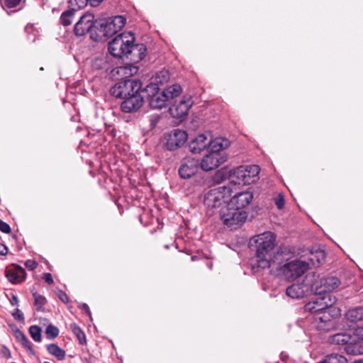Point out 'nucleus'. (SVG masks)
<instances>
[{"mask_svg":"<svg viewBox=\"0 0 363 363\" xmlns=\"http://www.w3.org/2000/svg\"><path fill=\"white\" fill-rule=\"evenodd\" d=\"M340 284V281L335 277H324L320 280L319 285L316 286V290L319 294H325L334 291Z\"/></svg>","mask_w":363,"mask_h":363,"instance_id":"19","label":"nucleus"},{"mask_svg":"<svg viewBox=\"0 0 363 363\" xmlns=\"http://www.w3.org/2000/svg\"><path fill=\"white\" fill-rule=\"evenodd\" d=\"M70 328L78 339L79 343L81 345L86 344V336L82 330L76 323H72L70 325Z\"/></svg>","mask_w":363,"mask_h":363,"instance_id":"33","label":"nucleus"},{"mask_svg":"<svg viewBox=\"0 0 363 363\" xmlns=\"http://www.w3.org/2000/svg\"><path fill=\"white\" fill-rule=\"evenodd\" d=\"M346 317L351 322L363 320V307L350 309L346 313Z\"/></svg>","mask_w":363,"mask_h":363,"instance_id":"27","label":"nucleus"},{"mask_svg":"<svg viewBox=\"0 0 363 363\" xmlns=\"http://www.w3.org/2000/svg\"><path fill=\"white\" fill-rule=\"evenodd\" d=\"M5 274L8 280L13 284H18L23 282L26 278L25 269L16 264L8 267L5 270Z\"/></svg>","mask_w":363,"mask_h":363,"instance_id":"17","label":"nucleus"},{"mask_svg":"<svg viewBox=\"0 0 363 363\" xmlns=\"http://www.w3.org/2000/svg\"><path fill=\"white\" fill-rule=\"evenodd\" d=\"M220 217L225 225L235 229L246 220L247 215L245 211H238L228 203L220 209Z\"/></svg>","mask_w":363,"mask_h":363,"instance_id":"6","label":"nucleus"},{"mask_svg":"<svg viewBox=\"0 0 363 363\" xmlns=\"http://www.w3.org/2000/svg\"><path fill=\"white\" fill-rule=\"evenodd\" d=\"M251 242L255 243L256 247V256L259 267L262 268H272V264L277 262V253L274 252L276 242V235L270 231L255 235L251 239Z\"/></svg>","mask_w":363,"mask_h":363,"instance_id":"1","label":"nucleus"},{"mask_svg":"<svg viewBox=\"0 0 363 363\" xmlns=\"http://www.w3.org/2000/svg\"><path fill=\"white\" fill-rule=\"evenodd\" d=\"M25 337L26 336L22 331L18 330L16 332V337L18 342H21Z\"/></svg>","mask_w":363,"mask_h":363,"instance_id":"47","label":"nucleus"},{"mask_svg":"<svg viewBox=\"0 0 363 363\" xmlns=\"http://www.w3.org/2000/svg\"><path fill=\"white\" fill-rule=\"evenodd\" d=\"M0 230L4 233H10L11 231V227L8 223L0 219Z\"/></svg>","mask_w":363,"mask_h":363,"instance_id":"42","label":"nucleus"},{"mask_svg":"<svg viewBox=\"0 0 363 363\" xmlns=\"http://www.w3.org/2000/svg\"><path fill=\"white\" fill-rule=\"evenodd\" d=\"M43 363H50V362H44Z\"/></svg>","mask_w":363,"mask_h":363,"instance_id":"55","label":"nucleus"},{"mask_svg":"<svg viewBox=\"0 0 363 363\" xmlns=\"http://www.w3.org/2000/svg\"><path fill=\"white\" fill-rule=\"evenodd\" d=\"M193 104L190 96H184L179 102H175L169 109L170 115L175 118H182L188 113Z\"/></svg>","mask_w":363,"mask_h":363,"instance_id":"12","label":"nucleus"},{"mask_svg":"<svg viewBox=\"0 0 363 363\" xmlns=\"http://www.w3.org/2000/svg\"><path fill=\"white\" fill-rule=\"evenodd\" d=\"M335 298H331L330 295L317 297L314 300L309 301L304 306L305 311H308L316 315L324 310H329L335 303Z\"/></svg>","mask_w":363,"mask_h":363,"instance_id":"10","label":"nucleus"},{"mask_svg":"<svg viewBox=\"0 0 363 363\" xmlns=\"http://www.w3.org/2000/svg\"><path fill=\"white\" fill-rule=\"evenodd\" d=\"M82 308L84 309L86 312L87 314H89V315H91V311H90L89 308L87 304L82 303Z\"/></svg>","mask_w":363,"mask_h":363,"instance_id":"51","label":"nucleus"},{"mask_svg":"<svg viewBox=\"0 0 363 363\" xmlns=\"http://www.w3.org/2000/svg\"><path fill=\"white\" fill-rule=\"evenodd\" d=\"M150 89L155 90L157 91L153 93L152 95L150 97V106L152 108L155 109H161L165 106L166 102L168 101L165 94L163 91L160 92L158 91V87L156 84H150L147 86V91Z\"/></svg>","mask_w":363,"mask_h":363,"instance_id":"18","label":"nucleus"},{"mask_svg":"<svg viewBox=\"0 0 363 363\" xmlns=\"http://www.w3.org/2000/svg\"><path fill=\"white\" fill-rule=\"evenodd\" d=\"M308 289V288L306 284L303 283H296L289 286L286 290V294L291 298L299 299L305 296Z\"/></svg>","mask_w":363,"mask_h":363,"instance_id":"21","label":"nucleus"},{"mask_svg":"<svg viewBox=\"0 0 363 363\" xmlns=\"http://www.w3.org/2000/svg\"><path fill=\"white\" fill-rule=\"evenodd\" d=\"M59 298L63 302V303H67L69 301V297L67 295V294L62 291H60L58 294Z\"/></svg>","mask_w":363,"mask_h":363,"instance_id":"45","label":"nucleus"},{"mask_svg":"<svg viewBox=\"0 0 363 363\" xmlns=\"http://www.w3.org/2000/svg\"><path fill=\"white\" fill-rule=\"evenodd\" d=\"M98 30V23L94 22V16L91 13H86L81 16L74 26V33L77 36H83L90 33L91 38L98 40L97 35L94 36V32Z\"/></svg>","mask_w":363,"mask_h":363,"instance_id":"8","label":"nucleus"},{"mask_svg":"<svg viewBox=\"0 0 363 363\" xmlns=\"http://www.w3.org/2000/svg\"><path fill=\"white\" fill-rule=\"evenodd\" d=\"M25 266L28 269L33 270L37 267L38 263L33 259H28L25 262Z\"/></svg>","mask_w":363,"mask_h":363,"instance_id":"43","label":"nucleus"},{"mask_svg":"<svg viewBox=\"0 0 363 363\" xmlns=\"http://www.w3.org/2000/svg\"><path fill=\"white\" fill-rule=\"evenodd\" d=\"M126 57L130 56V60L133 62H139L145 57L146 47L144 44H136L131 43L130 45V49Z\"/></svg>","mask_w":363,"mask_h":363,"instance_id":"22","label":"nucleus"},{"mask_svg":"<svg viewBox=\"0 0 363 363\" xmlns=\"http://www.w3.org/2000/svg\"><path fill=\"white\" fill-rule=\"evenodd\" d=\"M33 296L34 298V305L36 311H43L45 310L44 306L47 303L45 297L38 294L37 292H33Z\"/></svg>","mask_w":363,"mask_h":363,"instance_id":"31","label":"nucleus"},{"mask_svg":"<svg viewBox=\"0 0 363 363\" xmlns=\"http://www.w3.org/2000/svg\"><path fill=\"white\" fill-rule=\"evenodd\" d=\"M163 73L167 74V71H162V72H161V74H163Z\"/></svg>","mask_w":363,"mask_h":363,"instance_id":"54","label":"nucleus"},{"mask_svg":"<svg viewBox=\"0 0 363 363\" xmlns=\"http://www.w3.org/2000/svg\"><path fill=\"white\" fill-rule=\"evenodd\" d=\"M209 145V138L205 134H199L189 144V150L193 153H200Z\"/></svg>","mask_w":363,"mask_h":363,"instance_id":"20","label":"nucleus"},{"mask_svg":"<svg viewBox=\"0 0 363 363\" xmlns=\"http://www.w3.org/2000/svg\"><path fill=\"white\" fill-rule=\"evenodd\" d=\"M162 91L169 101L179 96L182 91V89L179 84H174L166 87Z\"/></svg>","mask_w":363,"mask_h":363,"instance_id":"26","label":"nucleus"},{"mask_svg":"<svg viewBox=\"0 0 363 363\" xmlns=\"http://www.w3.org/2000/svg\"><path fill=\"white\" fill-rule=\"evenodd\" d=\"M21 0H4L3 7L13 9L20 4Z\"/></svg>","mask_w":363,"mask_h":363,"instance_id":"39","label":"nucleus"},{"mask_svg":"<svg viewBox=\"0 0 363 363\" xmlns=\"http://www.w3.org/2000/svg\"><path fill=\"white\" fill-rule=\"evenodd\" d=\"M126 23L125 18L122 16H116L110 21L98 23L97 37H110L121 30Z\"/></svg>","mask_w":363,"mask_h":363,"instance_id":"9","label":"nucleus"},{"mask_svg":"<svg viewBox=\"0 0 363 363\" xmlns=\"http://www.w3.org/2000/svg\"><path fill=\"white\" fill-rule=\"evenodd\" d=\"M233 193L232 185L218 186L208 191L204 196V204L208 208L220 207L225 203Z\"/></svg>","mask_w":363,"mask_h":363,"instance_id":"4","label":"nucleus"},{"mask_svg":"<svg viewBox=\"0 0 363 363\" xmlns=\"http://www.w3.org/2000/svg\"><path fill=\"white\" fill-rule=\"evenodd\" d=\"M43 278L48 284H53V279H52V277L51 274H50V273H45L43 274Z\"/></svg>","mask_w":363,"mask_h":363,"instance_id":"46","label":"nucleus"},{"mask_svg":"<svg viewBox=\"0 0 363 363\" xmlns=\"http://www.w3.org/2000/svg\"><path fill=\"white\" fill-rule=\"evenodd\" d=\"M18 302V297L15 295H13L12 298L11 300V303L13 306L17 305Z\"/></svg>","mask_w":363,"mask_h":363,"instance_id":"52","label":"nucleus"},{"mask_svg":"<svg viewBox=\"0 0 363 363\" xmlns=\"http://www.w3.org/2000/svg\"><path fill=\"white\" fill-rule=\"evenodd\" d=\"M245 174L246 169L244 166H240L233 169L230 174L231 183L245 184Z\"/></svg>","mask_w":363,"mask_h":363,"instance_id":"25","label":"nucleus"},{"mask_svg":"<svg viewBox=\"0 0 363 363\" xmlns=\"http://www.w3.org/2000/svg\"><path fill=\"white\" fill-rule=\"evenodd\" d=\"M48 352L55 356L57 359L62 360L65 357V352L55 344L47 345Z\"/></svg>","mask_w":363,"mask_h":363,"instance_id":"29","label":"nucleus"},{"mask_svg":"<svg viewBox=\"0 0 363 363\" xmlns=\"http://www.w3.org/2000/svg\"><path fill=\"white\" fill-rule=\"evenodd\" d=\"M135 41L131 32H124L116 36L108 44V51L115 57L126 56L130 45Z\"/></svg>","mask_w":363,"mask_h":363,"instance_id":"3","label":"nucleus"},{"mask_svg":"<svg viewBox=\"0 0 363 363\" xmlns=\"http://www.w3.org/2000/svg\"><path fill=\"white\" fill-rule=\"evenodd\" d=\"M324 257H325L324 252L319 251V252H316V255H315L314 258L312 257L310 259H311L313 265L320 264L323 261Z\"/></svg>","mask_w":363,"mask_h":363,"instance_id":"37","label":"nucleus"},{"mask_svg":"<svg viewBox=\"0 0 363 363\" xmlns=\"http://www.w3.org/2000/svg\"><path fill=\"white\" fill-rule=\"evenodd\" d=\"M142 90V83L138 79H125L117 82L110 89V94L116 97L125 99L133 96Z\"/></svg>","mask_w":363,"mask_h":363,"instance_id":"5","label":"nucleus"},{"mask_svg":"<svg viewBox=\"0 0 363 363\" xmlns=\"http://www.w3.org/2000/svg\"><path fill=\"white\" fill-rule=\"evenodd\" d=\"M0 352L1 356L6 359L11 357L10 350L5 345L1 346Z\"/></svg>","mask_w":363,"mask_h":363,"instance_id":"41","label":"nucleus"},{"mask_svg":"<svg viewBox=\"0 0 363 363\" xmlns=\"http://www.w3.org/2000/svg\"><path fill=\"white\" fill-rule=\"evenodd\" d=\"M143 104V97L140 93L124 99L121 104V108L124 113L137 111Z\"/></svg>","mask_w":363,"mask_h":363,"instance_id":"16","label":"nucleus"},{"mask_svg":"<svg viewBox=\"0 0 363 363\" xmlns=\"http://www.w3.org/2000/svg\"><path fill=\"white\" fill-rule=\"evenodd\" d=\"M8 253V248L5 245L0 243V255H6Z\"/></svg>","mask_w":363,"mask_h":363,"instance_id":"48","label":"nucleus"},{"mask_svg":"<svg viewBox=\"0 0 363 363\" xmlns=\"http://www.w3.org/2000/svg\"><path fill=\"white\" fill-rule=\"evenodd\" d=\"M356 333L362 339H363V325L359 326L356 329Z\"/></svg>","mask_w":363,"mask_h":363,"instance_id":"50","label":"nucleus"},{"mask_svg":"<svg viewBox=\"0 0 363 363\" xmlns=\"http://www.w3.org/2000/svg\"><path fill=\"white\" fill-rule=\"evenodd\" d=\"M45 334L47 338L54 339L58 336L59 329L52 325H49L46 328Z\"/></svg>","mask_w":363,"mask_h":363,"instance_id":"35","label":"nucleus"},{"mask_svg":"<svg viewBox=\"0 0 363 363\" xmlns=\"http://www.w3.org/2000/svg\"><path fill=\"white\" fill-rule=\"evenodd\" d=\"M330 342L337 345H346L345 351L347 354L357 355L363 353V349L360 343H353V337L348 333H340L335 334L330 336Z\"/></svg>","mask_w":363,"mask_h":363,"instance_id":"7","label":"nucleus"},{"mask_svg":"<svg viewBox=\"0 0 363 363\" xmlns=\"http://www.w3.org/2000/svg\"><path fill=\"white\" fill-rule=\"evenodd\" d=\"M315 318L316 321H318L319 325L318 327L320 329H325L323 325L321 324L323 323L325 325H328V323L330 321V315L328 310H324L323 311L317 313Z\"/></svg>","mask_w":363,"mask_h":363,"instance_id":"30","label":"nucleus"},{"mask_svg":"<svg viewBox=\"0 0 363 363\" xmlns=\"http://www.w3.org/2000/svg\"><path fill=\"white\" fill-rule=\"evenodd\" d=\"M227 155L225 153H215L209 152L199 162L201 168L206 172L216 169L225 162Z\"/></svg>","mask_w":363,"mask_h":363,"instance_id":"11","label":"nucleus"},{"mask_svg":"<svg viewBox=\"0 0 363 363\" xmlns=\"http://www.w3.org/2000/svg\"><path fill=\"white\" fill-rule=\"evenodd\" d=\"M229 145V140L223 138H216L214 140L209 138L208 147L211 152L225 153L223 150L227 148Z\"/></svg>","mask_w":363,"mask_h":363,"instance_id":"23","label":"nucleus"},{"mask_svg":"<svg viewBox=\"0 0 363 363\" xmlns=\"http://www.w3.org/2000/svg\"><path fill=\"white\" fill-rule=\"evenodd\" d=\"M41 328L38 326V325H31L30 328H29V333L31 336V337L33 338V340L35 342H40L42 338H41Z\"/></svg>","mask_w":363,"mask_h":363,"instance_id":"34","label":"nucleus"},{"mask_svg":"<svg viewBox=\"0 0 363 363\" xmlns=\"http://www.w3.org/2000/svg\"><path fill=\"white\" fill-rule=\"evenodd\" d=\"M89 2V0H69V4L73 6L77 7V9H82L84 7L87 3Z\"/></svg>","mask_w":363,"mask_h":363,"instance_id":"38","label":"nucleus"},{"mask_svg":"<svg viewBox=\"0 0 363 363\" xmlns=\"http://www.w3.org/2000/svg\"><path fill=\"white\" fill-rule=\"evenodd\" d=\"M353 363H363V359L362 360H359V361H355Z\"/></svg>","mask_w":363,"mask_h":363,"instance_id":"53","label":"nucleus"},{"mask_svg":"<svg viewBox=\"0 0 363 363\" xmlns=\"http://www.w3.org/2000/svg\"><path fill=\"white\" fill-rule=\"evenodd\" d=\"M253 199L252 193L250 191H242L236 194L230 200L229 206H232L238 211H242V208H246L252 201Z\"/></svg>","mask_w":363,"mask_h":363,"instance_id":"15","label":"nucleus"},{"mask_svg":"<svg viewBox=\"0 0 363 363\" xmlns=\"http://www.w3.org/2000/svg\"><path fill=\"white\" fill-rule=\"evenodd\" d=\"M74 10L75 8H73L72 9L65 11L62 13L60 16V21L63 26H67L71 25L74 19Z\"/></svg>","mask_w":363,"mask_h":363,"instance_id":"32","label":"nucleus"},{"mask_svg":"<svg viewBox=\"0 0 363 363\" xmlns=\"http://www.w3.org/2000/svg\"><path fill=\"white\" fill-rule=\"evenodd\" d=\"M199 165L198 160L191 157L185 158L182 161L179 168V174L182 179H189L196 174Z\"/></svg>","mask_w":363,"mask_h":363,"instance_id":"14","label":"nucleus"},{"mask_svg":"<svg viewBox=\"0 0 363 363\" xmlns=\"http://www.w3.org/2000/svg\"><path fill=\"white\" fill-rule=\"evenodd\" d=\"M187 138V133L184 130L175 129L167 135L166 147L169 150H175L186 143Z\"/></svg>","mask_w":363,"mask_h":363,"instance_id":"13","label":"nucleus"},{"mask_svg":"<svg viewBox=\"0 0 363 363\" xmlns=\"http://www.w3.org/2000/svg\"><path fill=\"white\" fill-rule=\"evenodd\" d=\"M19 342L29 352V354L32 355L35 354V350L33 348V345L31 342L29 341V340L27 338V337L23 338V340Z\"/></svg>","mask_w":363,"mask_h":363,"instance_id":"36","label":"nucleus"},{"mask_svg":"<svg viewBox=\"0 0 363 363\" xmlns=\"http://www.w3.org/2000/svg\"><path fill=\"white\" fill-rule=\"evenodd\" d=\"M13 316L17 320L22 321L24 320L23 314L18 308H16L13 313Z\"/></svg>","mask_w":363,"mask_h":363,"instance_id":"44","label":"nucleus"},{"mask_svg":"<svg viewBox=\"0 0 363 363\" xmlns=\"http://www.w3.org/2000/svg\"><path fill=\"white\" fill-rule=\"evenodd\" d=\"M347 359L337 353H333L325 357L321 361L318 363H347Z\"/></svg>","mask_w":363,"mask_h":363,"instance_id":"28","label":"nucleus"},{"mask_svg":"<svg viewBox=\"0 0 363 363\" xmlns=\"http://www.w3.org/2000/svg\"><path fill=\"white\" fill-rule=\"evenodd\" d=\"M277 262L272 264L271 273L276 276H284L289 280H293L301 277L309 269V264L303 260L294 259L287 262L284 252H278L276 257Z\"/></svg>","mask_w":363,"mask_h":363,"instance_id":"2","label":"nucleus"},{"mask_svg":"<svg viewBox=\"0 0 363 363\" xmlns=\"http://www.w3.org/2000/svg\"><path fill=\"white\" fill-rule=\"evenodd\" d=\"M104 0H89L90 5L93 7L98 6Z\"/></svg>","mask_w":363,"mask_h":363,"instance_id":"49","label":"nucleus"},{"mask_svg":"<svg viewBox=\"0 0 363 363\" xmlns=\"http://www.w3.org/2000/svg\"><path fill=\"white\" fill-rule=\"evenodd\" d=\"M246 174L245 184H250L257 181L260 168L257 165H245Z\"/></svg>","mask_w":363,"mask_h":363,"instance_id":"24","label":"nucleus"},{"mask_svg":"<svg viewBox=\"0 0 363 363\" xmlns=\"http://www.w3.org/2000/svg\"><path fill=\"white\" fill-rule=\"evenodd\" d=\"M274 203L278 209H282L285 204L284 196L281 194H279V196L274 199Z\"/></svg>","mask_w":363,"mask_h":363,"instance_id":"40","label":"nucleus"}]
</instances>
